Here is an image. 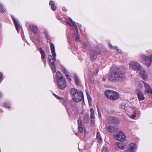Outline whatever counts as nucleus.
<instances>
[{
	"label": "nucleus",
	"instance_id": "22",
	"mask_svg": "<svg viewBox=\"0 0 152 152\" xmlns=\"http://www.w3.org/2000/svg\"><path fill=\"white\" fill-rule=\"evenodd\" d=\"M61 69L65 74L66 78L68 79H69L70 81H71V79L69 77V73L67 70L64 67H62L61 68Z\"/></svg>",
	"mask_w": 152,
	"mask_h": 152
},
{
	"label": "nucleus",
	"instance_id": "54",
	"mask_svg": "<svg viewBox=\"0 0 152 152\" xmlns=\"http://www.w3.org/2000/svg\"><path fill=\"white\" fill-rule=\"evenodd\" d=\"M47 42H49L48 41H47Z\"/></svg>",
	"mask_w": 152,
	"mask_h": 152
},
{
	"label": "nucleus",
	"instance_id": "6",
	"mask_svg": "<svg viewBox=\"0 0 152 152\" xmlns=\"http://www.w3.org/2000/svg\"><path fill=\"white\" fill-rule=\"evenodd\" d=\"M129 65L131 68L137 72L141 70L142 67L136 61L130 62Z\"/></svg>",
	"mask_w": 152,
	"mask_h": 152
},
{
	"label": "nucleus",
	"instance_id": "20",
	"mask_svg": "<svg viewBox=\"0 0 152 152\" xmlns=\"http://www.w3.org/2000/svg\"><path fill=\"white\" fill-rule=\"evenodd\" d=\"M12 17L13 20V21L15 26L16 27L18 32L19 33V29L20 28V25L19 24L17 20H15L13 16H12Z\"/></svg>",
	"mask_w": 152,
	"mask_h": 152
},
{
	"label": "nucleus",
	"instance_id": "8",
	"mask_svg": "<svg viewBox=\"0 0 152 152\" xmlns=\"http://www.w3.org/2000/svg\"><path fill=\"white\" fill-rule=\"evenodd\" d=\"M116 138L118 141L123 142L125 140L126 137L123 132H119L117 135Z\"/></svg>",
	"mask_w": 152,
	"mask_h": 152
},
{
	"label": "nucleus",
	"instance_id": "15",
	"mask_svg": "<svg viewBox=\"0 0 152 152\" xmlns=\"http://www.w3.org/2000/svg\"><path fill=\"white\" fill-rule=\"evenodd\" d=\"M78 128L79 132L82 133L83 131V126L82 123V120L79 118L78 120Z\"/></svg>",
	"mask_w": 152,
	"mask_h": 152
},
{
	"label": "nucleus",
	"instance_id": "34",
	"mask_svg": "<svg viewBox=\"0 0 152 152\" xmlns=\"http://www.w3.org/2000/svg\"><path fill=\"white\" fill-rule=\"evenodd\" d=\"M5 10L3 8V6L1 4H0V12H4Z\"/></svg>",
	"mask_w": 152,
	"mask_h": 152
},
{
	"label": "nucleus",
	"instance_id": "11",
	"mask_svg": "<svg viewBox=\"0 0 152 152\" xmlns=\"http://www.w3.org/2000/svg\"><path fill=\"white\" fill-rule=\"evenodd\" d=\"M129 149L125 150L124 152H135L136 150L137 146L134 143H131L129 145Z\"/></svg>",
	"mask_w": 152,
	"mask_h": 152
},
{
	"label": "nucleus",
	"instance_id": "53",
	"mask_svg": "<svg viewBox=\"0 0 152 152\" xmlns=\"http://www.w3.org/2000/svg\"><path fill=\"white\" fill-rule=\"evenodd\" d=\"M83 120H84V121H85V120L84 119H83Z\"/></svg>",
	"mask_w": 152,
	"mask_h": 152
},
{
	"label": "nucleus",
	"instance_id": "44",
	"mask_svg": "<svg viewBox=\"0 0 152 152\" xmlns=\"http://www.w3.org/2000/svg\"><path fill=\"white\" fill-rule=\"evenodd\" d=\"M96 73H97L98 72H99V69L98 68H97V69H96Z\"/></svg>",
	"mask_w": 152,
	"mask_h": 152
},
{
	"label": "nucleus",
	"instance_id": "25",
	"mask_svg": "<svg viewBox=\"0 0 152 152\" xmlns=\"http://www.w3.org/2000/svg\"><path fill=\"white\" fill-rule=\"evenodd\" d=\"M96 139L97 141L99 143L102 141V139L99 132H97L96 133Z\"/></svg>",
	"mask_w": 152,
	"mask_h": 152
},
{
	"label": "nucleus",
	"instance_id": "29",
	"mask_svg": "<svg viewBox=\"0 0 152 152\" xmlns=\"http://www.w3.org/2000/svg\"><path fill=\"white\" fill-rule=\"evenodd\" d=\"M90 118L91 119V124H93L94 123L95 116L94 113L91 114Z\"/></svg>",
	"mask_w": 152,
	"mask_h": 152
},
{
	"label": "nucleus",
	"instance_id": "5",
	"mask_svg": "<svg viewBox=\"0 0 152 152\" xmlns=\"http://www.w3.org/2000/svg\"><path fill=\"white\" fill-rule=\"evenodd\" d=\"M105 96L109 99L115 100L119 98V94L113 91L107 90L105 92Z\"/></svg>",
	"mask_w": 152,
	"mask_h": 152
},
{
	"label": "nucleus",
	"instance_id": "46",
	"mask_svg": "<svg viewBox=\"0 0 152 152\" xmlns=\"http://www.w3.org/2000/svg\"><path fill=\"white\" fill-rule=\"evenodd\" d=\"M86 117L87 118H86V119H85V120H86V121H87V120H88V117H87V116H86Z\"/></svg>",
	"mask_w": 152,
	"mask_h": 152
},
{
	"label": "nucleus",
	"instance_id": "45",
	"mask_svg": "<svg viewBox=\"0 0 152 152\" xmlns=\"http://www.w3.org/2000/svg\"><path fill=\"white\" fill-rule=\"evenodd\" d=\"M56 98L58 99H61V98L58 96H57V97H56Z\"/></svg>",
	"mask_w": 152,
	"mask_h": 152
},
{
	"label": "nucleus",
	"instance_id": "17",
	"mask_svg": "<svg viewBox=\"0 0 152 152\" xmlns=\"http://www.w3.org/2000/svg\"><path fill=\"white\" fill-rule=\"evenodd\" d=\"M56 78L57 82L59 81H61L62 80H65L62 74L59 71H57L56 73Z\"/></svg>",
	"mask_w": 152,
	"mask_h": 152
},
{
	"label": "nucleus",
	"instance_id": "43",
	"mask_svg": "<svg viewBox=\"0 0 152 152\" xmlns=\"http://www.w3.org/2000/svg\"><path fill=\"white\" fill-rule=\"evenodd\" d=\"M109 45V47L110 48H114V47H113L112 45L110 44H109V45Z\"/></svg>",
	"mask_w": 152,
	"mask_h": 152
},
{
	"label": "nucleus",
	"instance_id": "31",
	"mask_svg": "<svg viewBox=\"0 0 152 152\" xmlns=\"http://www.w3.org/2000/svg\"><path fill=\"white\" fill-rule=\"evenodd\" d=\"M69 20L71 22L72 25L77 29V26L75 22L73 21L72 19L70 18H69Z\"/></svg>",
	"mask_w": 152,
	"mask_h": 152
},
{
	"label": "nucleus",
	"instance_id": "21",
	"mask_svg": "<svg viewBox=\"0 0 152 152\" xmlns=\"http://www.w3.org/2000/svg\"><path fill=\"white\" fill-rule=\"evenodd\" d=\"M29 28L33 32L34 34H37L38 30V28L36 26L29 25Z\"/></svg>",
	"mask_w": 152,
	"mask_h": 152
},
{
	"label": "nucleus",
	"instance_id": "13",
	"mask_svg": "<svg viewBox=\"0 0 152 152\" xmlns=\"http://www.w3.org/2000/svg\"><path fill=\"white\" fill-rule=\"evenodd\" d=\"M139 71H140L139 75L143 79L145 80L147 78V74L142 67H141V69L139 70Z\"/></svg>",
	"mask_w": 152,
	"mask_h": 152
},
{
	"label": "nucleus",
	"instance_id": "37",
	"mask_svg": "<svg viewBox=\"0 0 152 152\" xmlns=\"http://www.w3.org/2000/svg\"><path fill=\"white\" fill-rule=\"evenodd\" d=\"M114 49L116 50L117 51H118V52L120 53H122V51L121 50H119V49H118V47L117 46H115L113 48Z\"/></svg>",
	"mask_w": 152,
	"mask_h": 152
},
{
	"label": "nucleus",
	"instance_id": "30",
	"mask_svg": "<svg viewBox=\"0 0 152 152\" xmlns=\"http://www.w3.org/2000/svg\"><path fill=\"white\" fill-rule=\"evenodd\" d=\"M116 144L117 145L118 147V148L121 149H123L124 148V146H123L122 145L121 143L119 142H117L116 143Z\"/></svg>",
	"mask_w": 152,
	"mask_h": 152
},
{
	"label": "nucleus",
	"instance_id": "2",
	"mask_svg": "<svg viewBox=\"0 0 152 152\" xmlns=\"http://www.w3.org/2000/svg\"><path fill=\"white\" fill-rule=\"evenodd\" d=\"M50 48L53 58L51 55H50L48 57V60L49 64L53 72H55L56 71L55 65L54 61L56 60V54L55 52V48L54 44L52 42H50Z\"/></svg>",
	"mask_w": 152,
	"mask_h": 152
},
{
	"label": "nucleus",
	"instance_id": "39",
	"mask_svg": "<svg viewBox=\"0 0 152 152\" xmlns=\"http://www.w3.org/2000/svg\"><path fill=\"white\" fill-rule=\"evenodd\" d=\"M83 49H85L86 48L87 46V45L86 42H84L83 43Z\"/></svg>",
	"mask_w": 152,
	"mask_h": 152
},
{
	"label": "nucleus",
	"instance_id": "16",
	"mask_svg": "<svg viewBox=\"0 0 152 152\" xmlns=\"http://www.w3.org/2000/svg\"><path fill=\"white\" fill-rule=\"evenodd\" d=\"M136 93L139 100H144L145 98L142 92L140 90H137Z\"/></svg>",
	"mask_w": 152,
	"mask_h": 152
},
{
	"label": "nucleus",
	"instance_id": "28",
	"mask_svg": "<svg viewBox=\"0 0 152 152\" xmlns=\"http://www.w3.org/2000/svg\"><path fill=\"white\" fill-rule=\"evenodd\" d=\"M43 34L45 37L48 40H50V37L48 34V32L47 31H44Z\"/></svg>",
	"mask_w": 152,
	"mask_h": 152
},
{
	"label": "nucleus",
	"instance_id": "24",
	"mask_svg": "<svg viewBox=\"0 0 152 152\" xmlns=\"http://www.w3.org/2000/svg\"><path fill=\"white\" fill-rule=\"evenodd\" d=\"M144 82L143 81H138L137 82L138 86H137V89L136 91L137 90H139L142 89V83H144Z\"/></svg>",
	"mask_w": 152,
	"mask_h": 152
},
{
	"label": "nucleus",
	"instance_id": "35",
	"mask_svg": "<svg viewBox=\"0 0 152 152\" xmlns=\"http://www.w3.org/2000/svg\"><path fill=\"white\" fill-rule=\"evenodd\" d=\"M87 98L88 99V102L90 104V102H91V96L89 94H87Z\"/></svg>",
	"mask_w": 152,
	"mask_h": 152
},
{
	"label": "nucleus",
	"instance_id": "48",
	"mask_svg": "<svg viewBox=\"0 0 152 152\" xmlns=\"http://www.w3.org/2000/svg\"><path fill=\"white\" fill-rule=\"evenodd\" d=\"M43 62L44 63V64H46V61H44Z\"/></svg>",
	"mask_w": 152,
	"mask_h": 152
},
{
	"label": "nucleus",
	"instance_id": "14",
	"mask_svg": "<svg viewBox=\"0 0 152 152\" xmlns=\"http://www.w3.org/2000/svg\"><path fill=\"white\" fill-rule=\"evenodd\" d=\"M79 91L76 88H72L70 90V95L72 97L75 98V97L76 94H77L78 92H79L80 91Z\"/></svg>",
	"mask_w": 152,
	"mask_h": 152
},
{
	"label": "nucleus",
	"instance_id": "32",
	"mask_svg": "<svg viewBox=\"0 0 152 152\" xmlns=\"http://www.w3.org/2000/svg\"><path fill=\"white\" fill-rule=\"evenodd\" d=\"M75 30L74 32V34L73 35V36L74 37H75V36H78V31L77 27V29H76L75 27Z\"/></svg>",
	"mask_w": 152,
	"mask_h": 152
},
{
	"label": "nucleus",
	"instance_id": "12",
	"mask_svg": "<svg viewBox=\"0 0 152 152\" xmlns=\"http://www.w3.org/2000/svg\"><path fill=\"white\" fill-rule=\"evenodd\" d=\"M107 130L111 133H114L118 129V128L116 126H112L109 125L107 127Z\"/></svg>",
	"mask_w": 152,
	"mask_h": 152
},
{
	"label": "nucleus",
	"instance_id": "27",
	"mask_svg": "<svg viewBox=\"0 0 152 152\" xmlns=\"http://www.w3.org/2000/svg\"><path fill=\"white\" fill-rule=\"evenodd\" d=\"M108 146L107 144H105L102 149V152H109Z\"/></svg>",
	"mask_w": 152,
	"mask_h": 152
},
{
	"label": "nucleus",
	"instance_id": "33",
	"mask_svg": "<svg viewBox=\"0 0 152 152\" xmlns=\"http://www.w3.org/2000/svg\"><path fill=\"white\" fill-rule=\"evenodd\" d=\"M74 80L75 82V83L77 84H78L79 83V79L78 78L77 76H74Z\"/></svg>",
	"mask_w": 152,
	"mask_h": 152
},
{
	"label": "nucleus",
	"instance_id": "10",
	"mask_svg": "<svg viewBox=\"0 0 152 152\" xmlns=\"http://www.w3.org/2000/svg\"><path fill=\"white\" fill-rule=\"evenodd\" d=\"M107 118L109 122L111 124H115L119 122V120L117 118L113 116H108Z\"/></svg>",
	"mask_w": 152,
	"mask_h": 152
},
{
	"label": "nucleus",
	"instance_id": "42",
	"mask_svg": "<svg viewBox=\"0 0 152 152\" xmlns=\"http://www.w3.org/2000/svg\"><path fill=\"white\" fill-rule=\"evenodd\" d=\"M90 111L91 112V114H94V111L93 108H91L90 109Z\"/></svg>",
	"mask_w": 152,
	"mask_h": 152
},
{
	"label": "nucleus",
	"instance_id": "26",
	"mask_svg": "<svg viewBox=\"0 0 152 152\" xmlns=\"http://www.w3.org/2000/svg\"><path fill=\"white\" fill-rule=\"evenodd\" d=\"M40 52L42 56V59L43 61L45 58V51L43 50L41 48H39Z\"/></svg>",
	"mask_w": 152,
	"mask_h": 152
},
{
	"label": "nucleus",
	"instance_id": "9",
	"mask_svg": "<svg viewBox=\"0 0 152 152\" xmlns=\"http://www.w3.org/2000/svg\"><path fill=\"white\" fill-rule=\"evenodd\" d=\"M57 85L60 89L63 90L66 87V82L65 79L61 81H59L57 82Z\"/></svg>",
	"mask_w": 152,
	"mask_h": 152
},
{
	"label": "nucleus",
	"instance_id": "19",
	"mask_svg": "<svg viewBox=\"0 0 152 152\" xmlns=\"http://www.w3.org/2000/svg\"><path fill=\"white\" fill-rule=\"evenodd\" d=\"M91 58V61L94 62L96 61V53L95 50H93L90 53Z\"/></svg>",
	"mask_w": 152,
	"mask_h": 152
},
{
	"label": "nucleus",
	"instance_id": "47",
	"mask_svg": "<svg viewBox=\"0 0 152 152\" xmlns=\"http://www.w3.org/2000/svg\"><path fill=\"white\" fill-rule=\"evenodd\" d=\"M102 80L103 81H104L105 80V79L104 77H103L102 78Z\"/></svg>",
	"mask_w": 152,
	"mask_h": 152
},
{
	"label": "nucleus",
	"instance_id": "4",
	"mask_svg": "<svg viewBox=\"0 0 152 152\" xmlns=\"http://www.w3.org/2000/svg\"><path fill=\"white\" fill-rule=\"evenodd\" d=\"M140 60L146 66H150L152 63V54L148 56L142 54L140 56Z\"/></svg>",
	"mask_w": 152,
	"mask_h": 152
},
{
	"label": "nucleus",
	"instance_id": "50",
	"mask_svg": "<svg viewBox=\"0 0 152 152\" xmlns=\"http://www.w3.org/2000/svg\"><path fill=\"white\" fill-rule=\"evenodd\" d=\"M68 24L70 26L71 25V24L70 23H68Z\"/></svg>",
	"mask_w": 152,
	"mask_h": 152
},
{
	"label": "nucleus",
	"instance_id": "51",
	"mask_svg": "<svg viewBox=\"0 0 152 152\" xmlns=\"http://www.w3.org/2000/svg\"><path fill=\"white\" fill-rule=\"evenodd\" d=\"M54 96H55L56 95L55 94H54Z\"/></svg>",
	"mask_w": 152,
	"mask_h": 152
},
{
	"label": "nucleus",
	"instance_id": "1",
	"mask_svg": "<svg viewBox=\"0 0 152 152\" xmlns=\"http://www.w3.org/2000/svg\"><path fill=\"white\" fill-rule=\"evenodd\" d=\"M124 69L119 67L113 71L109 75L108 80L112 81H120L125 79Z\"/></svg>",
	"mask_w": 152,
	"mask_h": 152
},
{
	"label": "nucleus",
	"instance_id": "52",
	"mask_svg": "<svg viewBox=\"0 0 152 152\" xmlns=\"http://www.w3.org/2000/svg\"><path fill=\"white\" fill-rule=\"evenodd\" d=\"M57 96H58L56 95L55 97L56 98V97H57Z\"/></svg>",
	"mask_w": 152,
	"mask_h": 152
},
{
	"label": "nucleus",
	"instance_id": "40",
	"mask_svg": "<svg viewBox=\"0 0 152 152\" xmlns=\"http://www.w3.org/2000/svg\"><path fill=\"white\" fill-rule=\"evenodd\" d=\"M136 114L135 112H134L133 114L131 116V118H134L136 116Z\"/></svg>",
	"mask_w": 152,
	"mask_h": 152
},
{
	"label": "nucleus",
	"instance_id": "49",
	"mask_svg": "<svg viewBox=\"0 0 152 152\" xmlns=\"http://www.w3.org/2000/svg\"><path fill=\"white\" fill-rule=\"evenodd\" d=\"M86 95H87V94H88V92H86Z\"/></svg>",
	"mask_w": 152,
	"mask_h": 152
},
{
	"label": "nucleus",
	"instance_id": "7",
	"mask_svg": "<svg viewBox=\"0 0 152 152\" xmlns=\"http://www.w3.org/2000/svg\"><path fill=\"white\" fill-rule=\"evenodd\" d=\"M75 98H72L73 100L76 102L78 103L80 102L82 100L84 101V97L83 92L81 91L78 92L76 94Z\"/></svg>",
	"mask_w": 152,
	"mask_h": 152
},
{
	"label": "nucleus",
	"instance_id": "18",
	"mask_svg": "<svg viewBox=\"0 0 152 152\" xmlns=\"http://www.w3.org/2000/svg\"><path fill=\"white\" fill-rule=\"evenodd\" d=\"M144 84L145 89V93L152 94V89L151 88L149 85L145 82H144Z\"/></svg>",
	"mask_w": 152,
	"mask_h": 152
},
{
	"label": "nucleus",
	"instance_id": "38",
	"mask_svg": "<svg viewBox=\"0 0 152 152\" xmlns=\"http://www.w3.org/2000/svg\"><path fill=\"white\" fill-rule=\"evenodd\" d=\"M75 40L76 42H77L79 41V36H75Z\"/></svg>",
	"mask_w": 152,
	"mask_h": 152
},
{
	"label": "nucleus",
	"instance_id": "36",
	"mask_svg": "<svg viewBox=\"0 0 152 152\" xmlns=\"http://www.w3.org/2000/svg\"><path fill=\"white\" fill-rule=\"evenodd\" d=\"M4 106L5 107L10 108V104L8 103H6L4 104Z\"/></svg>",
	"mask_w": 152,
	"mask_h": 152
},
{
	"label": "nucleus",
	"instance_id": "23",
	"mask_svg": "<svg viewBox=\"0 0 152 152\" xmlns=\"http://www.w3.org/2000/svg\"><path fill=\"white\" fill-rule=\"evenodd\" d=\"M49 4L51 6V8L52 10L54 11L56 10V7L53 1L50 0V1Z\"/></svg>",
	"mask_w": 152,
	"mask_h": 152
},
{
	"label": "nucleus",
	"instance_id": "41",
	"mask_svg": "<svg viewBox=\"0 0 152 152\" xmlns=\"http://www.w3.org/2000/svg\"><path fill=\"white\" fill-rule=\"evenodd\" d=\"M97 111H98V115H99V118L101 117V116H102L101 114V113H100V112L99 111V109L98 108L97 109Z\"/></svg>",
	"mask_w": 152,
	"mask_h": 152
},
{
	"label": "nucleus",
	"instance_id": "3",
	"mask_svg": "<svg viewBox=\"0 0 152 152\" xmlns=\"http://www.w3.org/2000/svg\"><path fill=\"white\" fill-rule=\"evenodd\" d=\"M69 114H71L77 115L79 110L77 104L74 102L68 103L65 105Z\"/></svg>",
	"mask_w": 152,
	"mask_h": 152
}]
</instances>
